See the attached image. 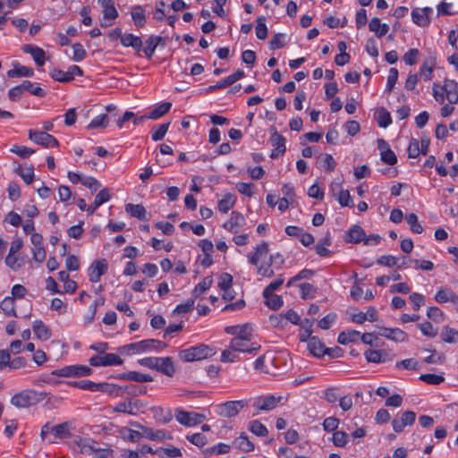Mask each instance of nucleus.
<instances>
[{
	"label": "nucleus",
	"instance_id": "nucleus-1",
	"mask_svg": "<svg viewBox=\"0 0 458 458\" xmlns=\"http://www.w3.org/2000/svg\"><path fill=\"white\" fill-rule=\"evenodd\" d=\"M52 398L55 403H61L63 401V397L52 396L47 392L27 388L16 393L11 398L10 403L18 409H26L35 406L45 400L50 402Z\"/></svg>",
	"mask_w": 458,
	"mask_h": 458
},
{
	"label": "nucleus",
	"instance_id": "nucleus-2",
	"mask_svg": "<svg viewBox=\"0 0 458 458\" xmlns=\"http://www.w3.org/2000/svg\"><path fill=\"white\" fill-rule=\"evenodd\" d=\"M166 347L167 344L164 342L156 339H146L121 346L119 352L123 354L132 355L150 351H158Z\"/></svg>",
	"mask_w": 458,
	"mask_h": 458
},
{
	"label": "nucleus",
	"instance_id": "nucleus-3",
	"mask_svg": "<svg viewBox=\"0 0 458 458\" xmlns=\"http://www.w3.org/2000/svg\"><path fill=\"white\" fill-rule=\"evenodd\" d=\"M215 354V348L206 344H199L180 351L179 357L185 362H191L194 360L207 359Z\"/></svg>",
	"mask_w": 458,
	"mask_h": 458
},
{
	"label": "nucleus",
	"instance_id": "nucleus-4",
	"mask_svg": "<svg viewBox=\"0 0 458 458\" xmlns=\"http://www.w3.org/2000/svg\"><path fill=\"white\" fill-rule=\"evenodd\" d=\"M313 323L314 319L308 318H305L300 322L299 339L303 343L310 340V343L307 344V349L312 356H315V337L311 336L313 334Z\"/></svg>",
	"mask_w": 458,
	"mask_h": 458
},
{
	"label": "nucleus",
	"instance_id": "nucleus-5",
	"mask_svg": "<svg viewBox=\"0 0 458 458\" xmlns=\"http://www.w3.org/2000/svg\"><path fill=\"white\" fill-rule=\"evenodd\" d=\"M246 400L228 401L216 406V413L225 418H232L247 406Z\"/></svg>",
	"mask_w": 458,
	"mask_h": 458
},
{
	"label": "nucleus",
	"instance_id": "nucleus-6",
	"mask_svg": "<svg viewBox=\"0 0 458 458\" xmlns=\"http://www.w3.org/2000/svg\"><path fill=\"white\" fill-rule=\"evenodd\" d=\"M146 403L140 399H129L128 402H123L117 403L113 411L115 412L127 413L130 415H137L140 412H144Z\"/></svg>",
	"mask_w": 458,
	"mask_h": 458
},
{
	"label": "nucleus",
	"instance_id": "nucleus-7",
	"mask_svg": "<svg viewBox=\"0 0 458 458\" xmlns=\"http://www.w3.org/2000/svg\"><path fill=\"white\" fill-rule=\"evenodd\" d=\"M175 419L183 426L192 427L200 424L205 420V416L193 411L177 410L175 412Z\"/></svg>",
	"mask_w": 458,
	"mask_h": 458
},
{
	"label": "nucleus",
	"instance_id": "nucleus-8",
	"mask_svg": "<svg viewBox=\"0 0 458 458\" xmlns=\"http://www.w3.org/2000/svg\"><path fill=\"white\" fill-rule=\"evenodd\" d=\"M29 138L30 140L45 148H55L59 145L58 140L47 131L30 130Z\"/></svg>",
	"mask_w": 458,
	"mask_h": 458
},
{
	"label": "nucleus",
	"instance_id": "nucleus-9",
	"mask_svg": "<svg viewBox=\"0 0 458 458\" xmlns=\"http://www.w3.org/2000/svg\"><path fill=\"white\" fill-rule=\"evenodd\" d=\"M433 9L431 7H416L411 13L412 21L421 28L428 27L430 24Z\"/></svg>",
	"mask_w": 458,
	"mask_h": 458
},
{
	"label": "nucleus",
	"instance_id": "nucleus-10",
	"mask_svg": "<svg viewBox=\"0 0 458 458\" xmlns=\"http://www.w3.org/2000/svg\"><path fill=\"white\" fill-rule=\"evenodd\" d=\"M123 360L114 353H105L103 356L95 355L89 359V364L93 367H106L122 365Z\"/></svg>",
	"mask_w": 458,
	"mask_h": 458
},
{
	"label": "nucleus",
	"instance_id": "nucleus-11",
	"mask_svg": "<svg viewBox=\"0 0 458 458\" xmlns=\"http://www.w3.org/2000/svg\"><path fill=\"white\" fill-rule=\"evenodd\" d=\"M133 426H135L138 428H140L142 430L143 437L147 439H150L153 441H164L165 439H172L173 437L170 433L165 431V430H154L150 428L145 427L138 422L131 423Z\"/></svg>",
	"mask_w": 458,
	"mask_h": 458
},
{
	"label": "nucleus",
	"instance_id": "nucleus-12",
	"mask_svg": "<svg viewBox=\"0 0 458 458\" xmlns=\"http://www.w3.org/2000/svg\"><path fill=\"white\" fill-rule=\"evenodd\" d=\"M225 331L234 335L233 339L251 340L252 329L249 324L226 327Z\"/></svg>",
	"mask_w": 458,
	"mask_h": 458
},
{
	"label": "nucleus",
	"instance_id": "nucleus-13",
	"mask_svg": "<svg viewBox=\"0 0 458 458\" xmlns=\"http://www.w3.org/2000/svg\"><path fill=\"white\" fill-rule=\"evenodd\" d=\"M416 413L411 411H406L400 417L394 418L392 421L393 429L399 433L402 432L406 426H411L414 423Z\"/></svg>",
	"mask_w": 458,
	"mask_h": 458
},
{
	"label": "nucleus",
	"instance_id": "nucleus-14",
	"mask_svg": "<svg viewBox=\"0 0 458 458\" xmlns=\"http://www.w3.org/2000/svg\"><path fill=\"white\" fill-rule=\"evenodd\" d=\"M379 335L383 336L386 339L404 343L408 341V335L400 328H389V327H380L379 328Z\"/></svg>",
	"mask_w": 458,
	"mask_h": 458
},
{
	"label": "nucleus",
	"instance_id": "nucleus-15",
	"mask_svg": "<svg viewBox=\"0 0 458 458\" xmlns=\"http://www.w3.org/2000/svg\"><path fill=\"white\" fill-rule=\"evenodd\" d=\"M107 267L108 264L106 259H101L96 260L89 267V281L92 283L98 282L101 276L106 272Z\"/></svg>",
	"mask_w": 458,
	"mask_h": 458
},
{
	"label": "nucleus",
	"instance_id": "nucleus-16",
	"mask_svg": "<svg viewBox=\"0 0 458 458\" xmlns=\"http://www.w3.org/2000/svg\"><path fill=\"white\" fill-rule=\"evenodd\" d=\"M282 400V396L276 397L274 395H267L265 397H259L255 401L254 406L259 411H271L275 409Z\"/></svg>",
	"mask_w": 458,
	"mask_h": 458
},
{
	"label": "nucleus",
	"instance_id": "nucleus-17",
	"mask_svg": "<svg viewBox=\"0 0 458 458\" xmlns=\"http://www.w3.org/2000/svg\"><path fill=\"white\" fill-rule=\"evenodd\" d=\"M244 76H245L244 72L241 69H238L236 72H234L233 73H232L228 77H226L225 80L218 81L215 85L209 86L207 90L208 92H212L216 89H220L228 87V86L233 84L234 82H236L237 81L241 80Z\"/></svg>",
	"mask_w": 458,
	"mask_h": 458
},
{
	"label": "nucleus",
	"instance_id": "nucleus-18",
	"mask_svg": "<svg viewBox=\"0 0 458 458\" xmlns=\"http://www.w3.org/2000/svg\"><path fill=\"white\" fill-rule=\"evenodd\" d=\"M442 89L445 93V98L451 104L458 102V81L445 79L442 86Z\"/></svg>",
	"mask_w": 458,
	"mask_h": 458
},
{
	"label": "nucleus",
	"instance_id": "nucleus-19",
	"mask_svg": "<svg viewBox=\"0 0 458 458\" xmlns=\"http://www.w3.org/2000/svg\"><path fill=\"white\" fill-rule=\"evenodd\" d=\"M249 342H250V340L232 339L230 341L229 348L235 352H248V353H253L259 350V348H260L259 345L251 344V345L249 346L248 345Z\"/></svg>",
	"mask_w": 458,
	"mask_h": 458
},
{
	"label": "nucleus",
	"instance_id": "nucleus-20",
	"mask_svg": "<svg viewBox=\"0 0 458 458\" xmlns=\"http://www.w3.org/2000/svg\"><path fill=\"white\" fill-rule=\"evenodd\" d=\"M270 141L272 146L275 147L269 156L271 158H276L285 152V139L281 134L275 131L271 136Z\"/></svg>",
	"mask_w": 458,
	"mask_h": 458
},
{
	"label": "nucleus",
	"instance_id": "nucleus-21",
	"mask_svg": "<svg viewBox=\"0 0 458 458\" xmlns=\"http://www.w3.org/2000/svg\"><path fill=\"white\" fill-rule=\"evenodd\" d=\"M332 244L331 234L329 231H327L325 236L320 240L319 243H317V256L321 258H328L331 257L334 253L333 250L329 249Z\"/></svg>",
	"mask_w": 458,
	"mask_h": 458
},
{
	"label": "nucleus",
	"instance_id": "nucleus-22",
	"mask_svg": "<svg viewBox=\"0 0 458 458\" xmlns=\"http://www.w3.org/2000/svg\"><path fill=\"white\" fill-rule=\"evenodd\" d=\"M155 369L167 377H172L175 372L173 359L171 357H157V362Z\"/></svg>",
	"mask_w": 458,
	"mask_h": 458
},
{
	"label": "nucleus",
	"instance_id": "nucleus-23",
	"mask_svg": "<svg viewBox=\"0 0 458 458\" xmlns=\"http://www.w3.org/2000/svg\"><path fill=\"white\" fill-rule=\"evenodd\" d=\"M244 216L241 213L233 211L230 219L223 225V227L232 233H236L244 225Z\"/></svg>",
	"mask_w": 458,
	"mask_h": 458
},
{
	"label": "nucleus",
	"instance_id": "nucleus-24",
	"mask_svg": "<svg viewBox=\"0 0 458 458\" xmlns=\"http://www.w3.org/2000/svg\"><path fill=\"white\" fill-rule=\"evenodd\" d=\"M22 50L25 53L30 54L38 66L44 65L46 60V53L42 48L32 45H24L22 47Z\"/></svg>",
	"mask_w": 458,
	"mask_h": 458
},
{
	"label": "nucleus",
	"instance_id": "nucleus-25",
	"mask_svg": "<svg viewBox=\"0 0 458 458\" xmlns=\"http://www.w3.org/2000/svg\"><path fill=\"white\" fill-rule=\"evenodd\" d=\"M284 319L294 325H299L300 322L302 320L301 319L297 312L294 311L293 310H289L285 313H282L279 316H270V321L274 325H278L279 323H282Z\"/></svg>",
	"mask_w": 458,
	"mask_h": 458
},
{
	"label": "nucleus",
	"instance_id": "nucleus-26",
	"mask_svg": "<svg viewBox=\"0 0 458 458\" xmlns=\"http://www.w3.org/2000/svg\"><path fill=\"white\" fill-rule=\"evenodd\" d=\"M365 236L364 230L360 225H352L345 233L344 238L345 242L359 243L363 242Z\"/></svg>",
	"mask_w": 458,
	"mask_h": 458
},
{
	"label": "nucleus",
	"instance_id": "nucleus-27",
	"mask_svg": "<svg viewBox=\"0 0 458 458\" xmlns=\"http://www.w3.org/2000/svg\"><path fill=\"white\" fill-rule=\"evenodd\" d=\"M369 30L377 38H381L388 33L389 26L386 23H382L379 18L373 17L369 22Z\"/></svg>",
	"mask_w": 458,
	"mask_h": 458
},
{
	"label": "nucleus",
	"instance_id": "nucleus-28",
	"mask_svg": "<svg viewBox=\"0 0 458 458\" xmlns=\"http://www.w3.org/2000/svg\"><path fill=\"white\" fill-rule=\"evenodd\" d=\"M268 254V244L262 242L255 248L254 252L248 256V260L250 264L258 266L259 261Z\"/></svg>",
	"mask_w": 458,
	"mask_h": 458
},
{
	"label": "nucleus",
	"instance_id": "nucleus-29",
	"mask_svg": "<svg viewBox=\"0 0 458 458\" xmlns=\"http://www.w3.org/2000/svg\"><path fill=\"white\" fill-rule=\"evenodd\" d=\"M103 8V18L105 20L114 21L118 17V12L115 9L114 0H98Z\"/></svg>",
	"mask_w": 458,
	"mask_h": 458
},
{
	"label": "nucleus",
	"instance_id": "nucleus-30",
	"mask_svg": "<svg viewBox=\"0 0 458 458\" xmlns=\"http://www.w3.org/2000/svg\"><path fill=\"white\" fill-rule=\"evenodd\" d=\"M124 47H132L136 51L142 49V40L139 36L131 33H124L122 37V43Z\"/></svg>",
	"mask_w": 458,
	"mask_h": 458
},
{
	"label": "nucleus",
	"instance_id": "nucleus-31",
	"mask_svg": "<svg viewBox=\"0 0 458 458\" xmlns=\"http://www.w3.org/2000/svg\"><path fill=\"white\" fill-rule=\"evenodd\" d=\"M32 329L35 335L41 341H47L52 335L50 329L39 319L33 322Z\"/></svg>",
	"mask_w": 458,
	"mask_h": 458
},
{
	"label": "nucleus",
	"instance_id": "nucleus-32",
	"mask_svg": "<svg viewBox=\"0 0 458 458\" xmlns=\"http://www.w3.org/2000/svg\"><path fill=\"white\" fill-rule=\"evenodd\" d=\"M368 362L383 363L387 360V352L385 350L369 349L364 352Z\"/></svg>",
	"mask_w": 458,
	"mask_h": 458
},
{
	"label": "nucleus",
	"instance_id": "nucleus-33",
	"mask_svg": "<svg viewBox=\"0 0 458 458\" xmlns=\"http://www.w3.org/2000/svg\"><path fill=\"white\" fill-rule=\"evenodd\" d=\"M118 378L140 383L153 381V377L150 375L143 374L137 371H129L120 374L118 376Z\"/></svg>",
	"mask_w": 458,
	"mask_h": 458
},
{
	"label": "nucleus",
	"instance_id": "nucleus-34",
	"mask_svg": "<svg viewBox=\"0 0 458 458\" xmlns=\"http://www.w3.org/2000/svg\"><path fill=\"white\" fill-rule=\"evenodd\" d=\"M233 445L246 453L253 451L255 447L254 444L249 439L245 433H242L236 437L233 442Z\"/></svg>",
	"mask_w": 458,
	"mask_h": 458
},
{
	"label": "nucleus",
	"instance_id": "nucleus-35",
	"mask_svg": "<svg viewBox=\"0 0 458 458\" xmlns=\"http://www.w3.org/2000/svg\"><path fill=\"white\" fill-rule=\"evenodd\" d=\"M133 23L138 28H142L146 24V14L142 5H134L131 12Z\"/></svg>",
	"mask_w": 458,
	"mask_h": 458
},
{
	"label": "nucleus",
	"instance_id": "nucleus-36",
	"mask_svg": "<svg viewBox=\"0 0 458 458\" xmlns=\"http://www.w3.org/2000/svg\"><path fill=\"white\" fill-rule=\"evenodd\" d=\"M162 40L163 38L160 36L151 35L148 38V39L145 41L146 47L143 48L145 56L148 59H150L153 56L157 47Z\"/></svg>",
	"mask_w": 458,
	"mask_h": 458
},
{
	"label": "nucleus",
	"instance_id": "nucleus-37",
	"mask_svg": "<svg viewBox=\"0 0 458 458\" xmlns=\"http://www.w3.org/2000/svg\"><path fill=\"white\" fill-rule=\"evenodd\" d=\"M378 148L381 150V159L386 164L393 165L397 162L395 154L386 148V143L383 140H378Z\"/></svg>",
	"mask_w": 458,
	"mask_h": 458
},
{
	"label": "nucleus",
	"instance_id": "nucleus-38",
	"mask_svg": "<svg viewBox=\"0 0 458 458\" xmlns=\"http://www.w3.org/2000/svg\"><path fill=\"white\" fill-rule=\"evenodd\" d=\"M343 350L337 346L333 348H327L322 344L319 343L318 346H317V358L327 355L328 357L339 358L343 356Z\"/></svg>",
	"mask_w": 458,
	"mask_h": 458
},
{
	"label": "nucleus",
	"instance_id": "nucleus-39",
	"mask_svg": "<svg viewBox=\"0 0 458 458\" xmlns=\"http://www.w3.org/2000/svg\"><path fill=\"white\" fill-rule=\"evenodd\" d=\"M125 211L131 216L136 217L140 220H148L146 216L147 211L141 204H126Z\"/></svg>",
	"mask_w": 458,
	"mask_h": 458
},
{
	"label": "nucleus",
	"instance_id": "nucleus-40",
	"mask_svg": "<svg viewBox=\"0 0 458 458\" xmlns=\"http://www.w3.org/2000/svg\"><path fill=\"white\" fill-rule=\"evenodd\" d=\"M360 333L356 330L343 331L338 335V343L340 344H348L360 339Z\"/></svg>",
	"mask_w": 458,
	"mask_h": 458
},
{
	"label": "nucleus",
	"instance_id": "nucleus-41",
	"mask_svg": "<svg viewBox=\"0 0 458 458\" xmlns=\"http://www.w3.org/2000/svg\"><path fill=\"white\" fill-rule=\"evenodd\" d=\"M236 198L232 193H226L218 202V209L222 213H227L235 204Z\"/></svg>",
	"mask_w": 458,
	"mask_h": 458
},
{
	"label": "nucleus",
	"instance_id": "nucleus-42",
	"mask_svg": "<svg viewBox=\"0 0 458 458\" xmlns=\"http://www.w3.org/2000/svg\"><path fill=\"white\" fill-rule=\"evenodd\" d=\"M155 454L161 458H174L182 456L181 450L174 445H169L165 448L157 449L155 451Z\"/></svg>",
	"mask_w": 458,
	"mask_h": 458
},
{
	"label": "nucleus",
	"instance_id": "nucleus-43",
	"mask_svg": "<svg viewBox=\"0 0 458 458\" xmlns=\"http://www.w3.org/2000/svg\"><path fill=\"white\" fill-rule=\"evenodd\" d=\"M172 104L170 102H165L155 107L151 112L147 114V117L149 119H158L165 115L171 109Z\"/></svg>",
	"mask_w": 458,
	"mask_h": 458
},
{
	"label": "nucleus",
	"instance_id": "nucleus-44",
	"mask_svg": "<svg viewBox=\"0 0 458 458\" xmlns=\"http://www.w3.org/2000/svg\"><path fill=\"white\" fill-rule=\"evenodd\" d=\"M21 87L24 92H30L32 95L37 97H45L46 91L38 86L37 83H33L30 81H24L21 83Z\"/></svg>",
	"mask_w": 458,
	"mask_h": 458
},
{
	"label": "nucleus",
	"instance_id": "nucleus-45",
	"mask_svg": "<svg viewBox=\"0 0 458 458\" xmlns=\"http://www.w3.org/2000/svg\"><path fill=\"white\" fill-rule=\"evenodd\" d=\"M456 294L447 288H440L435 294V300L439 303L453 302Z\"/></svg>",
	"mask_w": 458,
	"mask_h": 458
},
{
	"label": "nucleus",
	"instance_id": "nucleus-46",
	"mask_svg": "<svg viewBox=\"0 0 458 458\" xmlns=\"http://www.w3.org/2000/svg\"><path fill=\"white\" fill-rule=\"evenodd\" d=\"M441 339L448 344L458 343V331L452 327H445L441 332Z\"/></svg>",
	"mask_w": 458,
	"mask_h": 458
},
{
	"label": "nucleus",
	"instance_id": "nucleus-47",
	"mask_svg": "<svg viewBox=\"0 0 458 458\" xmlns=\"http://www.w3.org/2000/svg\"><path fill=\"white\" fill-rule=\"evenodd\" d=\"M0 308L5 315L9 317H17L13 297H5L1 302Z\"/></svg>",
	"mask_w": 458,
	"mask_h": 458
},
{
	"label": "nucleus",
	"instance_id": "nucleus-48",
	"mask_svg": "<svg viewBox=\"0 0 458 458\" xmlns=\"http://www.w3.org/2000/svg\"><path fill=\"white\" fill-rule=\"evenodd\" d=\"M51 433H53L56 438H66L71 435L68 423L66 422L53 426L51 428Z\"/></svg>",
	"mask_w": 458,
	"mask_h": 458
},
{
	"label": "nucleus",
	"instance_id": "nucleus-49",
	"mask_svg": "<svg viewBox=\"0 0 458 458\" xmlns=\"http://www.w3.org/2000/svg\"><path fill=\"white\" fill-rule=\"evenodd\" d=\"M15 172L22 178L25 183L30 184L34 180V168L32 165L22 168L19 166L15 169Z\"/></svg>",
	"mask_w": 458,
	"mask_h": 458
},
{
	"label": "nucleus",
	"instance_id": "nucleus-50",
	"mask_svg": "<svg viewBox=\"0 0 458 458\" xmlns=\"http://www.w3.org/2000/svg\"><path fill=\"white\" fill-rule=\"evenodd\" d=\"M169 124V123H166L159 124L157 127L154 126L151 131V139L154 141H159L163 140L168 131Z\"/></svg>",
	"mask_w": 458,
	"mask_h": 458
},
{
	"label": "nucleus",
	"instance_id": "nucleus-51",
	"mask_svg": "<svg viewBox=\"0 0 458 458\" xmlns=\"http://www.w3.org/2000/svg\"><path fill=\"white\" fill-rule=\"evenodd\" d=\"M257 25L255 28L256 36L259 39H266L267 37V28L266 25V18L264 16H260L257 18Z\"/></svg>",
	"mask_w": 458,
	"mask_h": 458
},
{
	"label": "nucleus",
	"instance_id": "nucleus-52",
	"mask_svg": "<svg viewBox=\"0 0 458 458\" xmlns=\"http://www.w3.org/2000/svg\"><path fill=\"white\" fill-rule=\"evenodd\" d=\"M109 119L107 114H100L95 117L87 126L88 129H98V128H106L108 125Z\"/></svg>",
	"mask_w": 458,
	"mask_h": 458
},
{
	"label": "nucleus",
	"instance_id": "nucleus-53",
	"mask_svg": "<svg viewBox=\"0 0 458 458\" xmlns=\"http://www.w3.org/2000/svg\"><path fill=\"white\" fill-rule=\"evenodd\" d=\"M405 218L411 232L415 233H421L423 232V227L419 223L418 216L414 213L408 214Z\"/></svg>",
	"mask_w": 458,
	"mask_h": 458
},
{
	"label": "nucleus",
	"instance_id": "nucleus-54",
	"mask_svg": "<svg viewBox=\"0 0 458 458\" xmlns=\"http://www.w3.org/2000/svg\"><path fill=\"white\" fill-rule=\"evenodd\" d=\"M249 430L258 437H265L268 433L266 426L263 425L259 420L250 421Z\"/></svg>",
	"mask_w": 458,
	"mask_h": 458
},
{
	"label": "nucleus",
	"instance_id": "nucleus-55",
	"mask_svg": "<svg viewBox=\"0 0 458 458\" xmlns=\"http://www.w3.org/2000/svg\"><path fill=\"white\" fill-rule=\"evenodd\" d=\"M266 299V305L271 310H278L283 306V299L280 295H276L272 293L267 297H264Z\"/></svg>",
	"mask_w": 458,
	"mask_h": 458
},
{
	"label": "nucleus",
	"instance_id": "nucleus-56",
	"mask_svg": "<svg viewBox=\"0 0 458 458\" xmlns=\"http://www.w3.org/2000/svg\"><path fill=\"white\" fill-rule=\"evenodd\" d=\"M118 387L115 385L109 383H96L94 392L106 393L110 395L116 394Z\"/></svg>",
	"mask_w": 458,
	"mask_h": 458
},
{
	"label": "nucleus",
	"instance_id": "nucleus-57",
	"mask_svg": "<svg viewBox=\"0 0 458 458\" xmlns=\"http://www.w3.org/2000/svg\"><path fill=\"white\" fill-rule=\"evenodd\" d=\"M349 437L344 431H335L332 436V441L335 446L344 447L348 443Z\"/></svg>",
	"mask_w": 458,
	"mask_h": 458
},
{
	"label": "nucleus",
	"instance_id": "nucleus-58",
	"mask_svg": "<svg viewBox=\"0 0 458 458\" xmlns=\"http://www.w3.org/2000/svg\"><path fill=\"white\" fill-rule=\"evenodd\" d=\"M67 384L73 387L94 392L96 383L91 380L83 379L79 381H70Z\"/></svg>",
	"mask_w": 458,
	"mask_h": 458
},
{
	"label": "nucleus",
	"instance_id": "nucleus-59",
	"mask_svg": "<svg viewBox=\"0 0 458 458\" xmlns=\"http://www.w3.org/2000/svg\"><path fill=\"white\" fill-rule=\"evenodd\" d=\"M337 200L343 207L352 208L354 206L352 199L348 190H341L337 196Z\"/></svg>",
	"mask_w": 458,
	"mask_h": 458
},
{
	"label": "nucleus",
	"instance_id": "nucleus-60",
	"mask_svg": "<svg viewBox=\"0 0 458 458\" xmlns=\"http://www.w3.org/2000/svg\"><path fill=\"white\" fill-rule=\"evenodd\" d=\"M427 316L437 323H442L445 319L444 313L437 307H429L427 310Z\"/></svg>",
	"mask_w": 458,
	"mask_h": 458
},
{
	"label": "nucleus",
	"instance_id": "nucleus-61",
	"mask_svg": "<svg viewBox=\"0 0 458 458\" xmlns=\"http://www.w3.org/2000/svg\"><path fill=\"white\" fill-rule=\"evenodd\" d=\"M418 327L425 336L435 337L437 335V328L434 327L430 322L420 323Z\"/></svg>",
	"mask_w": 458,
	"mask_h": 458
},
{
	"label": "nucleus",
	"instance_id": "nucleus-62",
	"mask_svg": "<svg viewBox=\"0 0 458 458\" xmlns=\"http://www.w3.org/2000/svg\"><path fill=\"white\" fill-rule=\"evenodd\" d=\"M407 151H408V157L410 158L418 157L421 153V149L420 147V141L416 139H411L410 140Z\"/></svg>",
	"mask_w": 458,
	"mask_h": 458
},
{
	"label": "nucleus",
	"instance_id": "nucleus-63",
	"mask_svg": "<svg viewBox=\"0 0 458 458\" xmlns=\"http://www.w3.org/2000/svg\"><path fill=\"white\" fill-rule=\"evenodd\" d=\"M10 151L18 155L19 157H21L22 158L29 157L30 155H32L35 152V150L30 148H28L25 146H20V145H13L11 148Z\"/></svg>",
	"mask_w": 458,
	"mask_h": 458
},
{
	"label": "nucleus",
	"instance_id": "nucleus-64",
	"mask_svg": "<svg viewBox=\"0 0 458 458\" xmlns=\"http://www.w3.org/2000/svg\"><path fill=\"white\" fill-rule=\"evenodd\" d=\"M420 51L417 48L409 49L403 55V62L407 65H413L417 63Z\"/></svg>",
	"mask_w": 458,
	"mask_h": 458
}]
</instances>
